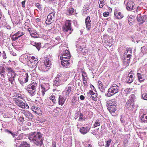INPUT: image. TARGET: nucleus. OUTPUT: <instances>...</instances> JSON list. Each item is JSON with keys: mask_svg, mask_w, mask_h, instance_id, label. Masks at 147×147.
I'll return each instance as SVG.
<instances>
[{"mask_svg": "<svg viewBox=\"0 0 147 147\" xmlns=\"http://www.w3.org/2000/svg\"><path fill=\"white\" fill-rule=\"evenodd\" d=\"M4 132L6 133H7L8 134H11L12 132V131L8 129H6L4 130Z\"/></svg>", "mask_w": 147, "mask_h": 147, "instance_id": "51", "label": "nucleus"}, {"mask_svg": "<svg viewBox=\"0 0 147 147\" xmlns=\"http://www.w3.org/2000/svg\"><path fill=\"white\" fill-rule=\"evenodd\" d=\"M122 123H125V121L124 120V119L122 118H121L120 119Z\"/></svg>", "mask_w": 147, "mask_h": 147, "instance_id": "63", "label": "nucleus"}, {"mask_svg": "<svg viewBox=\"0 0 147 147\" xmlns=\"http://www.w3.org/2000/svg\"><path fill=\"white\" fill-rule=\"evenodd\" d=\"M41 90H40L37 93V94L40 96H43L45 94V92L46 91L45 88L43 87L42 85H41Z\"/></svg>", "mask_w": 147, "mask_h": 147, "instance_id": "12", "label": "nucleus"}, {"mask_svg": "<svg viewBox=\"0 0 147 147\" xmlns=\"http://www.w3.org/2000/svg\"><path fill=\"white\" fill-rule=\"evenodd\" d=\"M130 58H127L126 57H124L122 60L123 65L126 66H128L130 62Z\"/></svg>", "mask_w": 147, "mask_h": 147, "instance_id": "21", "label": "nucleus"}, {"mask_svg": "<svg viewBox=\"0 0 147 147\" xmlns=\"http://www.w3.org/2000/svg\"><path fill=\"white\" fill-rule=\"evenodd\" d=\"M70 58V53L67 50L65 51V53H63L61 56V58H65L67 59H69Z\"/></svg>", "mask_w": 147, "mask_h": 147, "instance_id": "16", "label": "nucleus"}, {"mask_svg": "<svg viewBox=\"0 0 147 147\" xmlns=\"http://www.w3.org/2000/svg\"><path fill=\"white\" fill-rule=\"evenodd\" d=\"M85 97L83 95H81L80 96V99L82 100H83L84 99Z\"/></svg>", "mask_w": 147, "mask_h": 147, "instance_id": "58", "label": "nucleus"}, {"mask_svg": "<svg viewBox=\"0 0 147 147\" xmlns=\"http://www.w3.org/2000/svg\"><path fill=\"white\" fill-rule=\"evenodd\" d=\"M98 88L101 92H105V89L104 86L103 85V83L100 81H98Z\"/></svg>", "mask_w": 147, "mask_h": 147, "instance_id": "13", "label": "nucleus"}, {"mask_svg": "<svg viewBox=\"0 0 147 147\" xmlns=\"http://www.w3.org/2000/svg\"><path fill=\"white\" fill-rule=\"evenodd\" d=\"M36 6L38 8H39L40 7V4L38 3H37L36 4Z\"/></svg>", "mask_w": 147, "mask_h": 147, "instance_id": "60", "label": "nucleus"}, {"mask_svg": "<svg viewBox=\"0 0 147 147\" xmlns=\"http://www.w3.org/2000/svg\"><path fill=\"white\" fill-rule=\"evenodd\" d=\"M16 76V74H11V76L8 78L9 81L10 82L11 84L14 85L15 83V76Z\"/></svg>", "mask_w": 147, "mask_h": 147, "instance_id": "20", "label": "nucleus"}, {"mask_svg": "<svg viewBox=\"0 0 147 147\" xmlns=\"http://www.w3.org/2000/svg\"><path fill=\"white\" fill-rule=\"evenodd\" d=\"M23 138V136L22 135H20L16 139H15V140H19L22 139Z\"/></svg>", "mask_w": 147, "mask_h": 147, "instance_id": "49", "label": "nucleus"}, {"mask_svg": "<svg viewBox=\"0 0 147 147\" xmlns=\"http://www.w3.org/2000/svg\"><path fill=\"white\" fill-rule=\"evenodd\" d=\"M18 120L21 122L24 121L25 120L24 118L22 115L19 118Z\"/></svg>", "mask_w": 147, "mask_h": 147, "instance_id": "47", "label": "nucleus"}, {"mask_svg": "<svg viewBox=\"0 0 147 147\" xmlns=\"http://www.w3.org/2000/svg\"><path fill=\"white\" fill-rule=\"evenodd\" d=\"M128 20L129 24L131 26L133 25V22L134 19V17L131 15H128Z\"/></svg>", "mask_w": 147, "mask_h": 147, "instance_id": "25", "label": "nucleus"}, {"mask_svg": "<svg viewBox=\"0 0 147 147\" xmlns=\"http://www.w3.org/2000/svg\"><path fill=\"white\" fill-rule=\"evenodd\" d=\"M111 141V140L109 139V140L107 141L106 144L105 146V147H109Z\"/></svg>", "mask_w": 147, "mask_h": 147, "instance_id": "42", "label": "nucleus"}, {"mask_svg": "<svg viewBox=\"0 0 147 147\" xmlns=\"http://www.w3.org/2000/svg\"><path fill=\"white\" fill-rule=\"evenodd\" d=\"M116 102L115 101H110L107 102V106L110 113L113 114L116 110Z\"/></svg>", "mask_w": 147, "mask_h": 147, "instance_id": "4", "label": "nucleus"}, {"mask_svg": "<svg viewBox=\"0 0 147 147\" xmlns=\"http://www.w3.org/2000/svg\"><path fill=\"white\" fill-rule=\"evenodd\" d=\"M51 65V62L48 59H46L44 61V64L41 65V67H39L40 70L45 71H47L48 68Z\"/></svg>", "mask_w": 147, "mask_h": 147, "instance_id": "6", "label": "nucleus"}, {"mask_svg": "<svg viewBox=\"0 0 147 147\" xmlns=\"http://www.w3.org/2000/svg\"><path fill=\"white\" fill-rule=\"evenodd\" d=\"M120 84L117 85L113 84L112 85L110 88L108 89L107 96H111L117 93L120 88Z\"/></svg>", "mask_w": 147, "mask_h": 147, "instance_id": "3", "label": "nucleus"}, {"mask_svg": "<svg viewBox=\"0 0 147 147\" xmlns=\"http://www.w3.org/2000/svg\"><path fill=\"white\" fill-rule=\"evenodd\" d=\"M3 57L4 59H5L6 58V54L5 53V52L4 51H3Z\"/></svg>", "mask_w": 147, "mask_h": 147, "instance_id": "57", "label": "nucleus"}, {"mask_svg": "<svg viewBox=\"0 0 147 147\" xmlns=\"http://www.w3.org/2000/svg\"><path fill=\"white\" fill-rule=\"evenodd\" d=\"M90 94L92 95V96H93V95H94V94H95L94 93L93 91H91L90 92Z\"/></svg>", "mask_w": 147, "mask_h": 147, "instance_id": "62", "label": "nucleus"}, {"mask_svg": "<svg viewBox=\"0 0 147 147\" xmlns=\"http://www.w3.org/2000/svg\"><path fill=\"white\" fill-rule=\"evenodd\" d=\"M135 8L136 6L133 1H130L127 3L126 8L127 10L131 11L134 9Z\"/></svg>", "mask_w": 147, "mask_h": 147, "instance_id": "10", "label": "nucleus"}, {"mask_svg": "<svg viewBox=\"0 0 147 147\" xmlns=\"http://www.w3.org/2000/svg\"><path fill=\"white\" fill-rule=\"evenodd\" d=\"M26 2V1H24L22 2V6L23 7H25V4Z\"/></svg>", "mask_w": 147, "mask_h": 147, "instance_id": "55", "label": "nucleus"}, {"mask_svg": "<svg viewBox=\"0 0 147 147\" xmlns=\"http://www.w3.org/2000/svg\"><path fill=\"white\" fill-rule=\"evenodd\" d=\"M68 74L67 73L58 74L54 82L53 86H58L61 84V81L64 82L67 81L68 78Z\"/></svg>", "mask_w": 147, "mask_h": 147, "instance_id": "2", "label": "nucleus"}, {"mask_svg": "<svg viewBox=\"0 0 147 147\" xmlns=\"http://www.w3.org/2000/svg\"><path fill=\"white\" fill-rule=\"evenodd\" d=\"M5 68L4 67H3L1 70H0V73L2 74H4L5 72Z\"/></svg>", "mask_w": 147, "mask_h": 147, "instance_id": "50", "label": "nucleus"}, {"mask_svg": "<svg viewBox=\"0 0 147 147\" xmlns=\"http://www.w3.org/2000/svg\"><path fill=\"white\" fill-rule=\"evenodd\" d=\"M82 76L83 79V78H86V77L87 76L86 72L85 71H83L82 73Z\"/></svg>", "mask_w": 147, "mask_h": 147, "instance_id": "46", "label": "nucleus"}, {"mask_svg": "<svg viewBox=\"0 0 147 147\" xmlns=\"http://www.w3.org/2000/svg\"><path fill=\"white\" fill-rule=\"evenodd\" d=\"M100 125V123L98 120H97L95 121V123L94 125V127H96Z\"/></svg>", "mask_w": 147, "mask_h": 147, "instance_id": "41", "label": "nucleus"}, {"mask_svg": "<svg viewBox=\"0 0 147 147\" xmlns=\"http://www.w3.org/2000/svg\"><path fill=\"white\" fill-rule=\"evenodd\" d=\"M83 82L85 86H88L86 78L83 79Z\"/></svg>", "mask_w": 147, "mask_h": 147, "instance_id": "43", "label": "nucleus"}, {"mask_svg": "<svg viewBox=\"0 0 147 147\" xmlns=\"http://www.w3.org/2000/svg\"><path fill=\"white\" fill-rule=\"evenodd\" d=\"M37 85L36 83L33 82L29 86L27 90L31 96H33L35 94L36 89Z\"/></svg>", "mask_w": 147, "mask_h": 147, "instance_id": "5", "label": "nucleus"}, {"mask_svg": "<svg viewBox=\"0 0 147 147\" xmlns=\"http://www.w3.org/2000/svg\"><path fill=\"white\" fill-rule=\"evenodd\" d=\"M79 50L84 55H85L86 54L88 53V50L87 49H86L85 48H82L80 47V48Z\"/></svg>", "mask_w": 147, "mask_h": 147, "instance_id": "31", "label": "nucleus"}, {"mask_svg": "<svg viewBox=\"0 0 147 147\" xmlns=\"http://www.w3.org/2000/svg\"><path fill=\"white\" fill-rule=\"evenodd\" d=\"M71 21L69 20H66L65 23V24L62 28V30L64 32L72 31L73 29L71 28Z\"/></svg>", "mask_w": 147, "mask_h": 147, "instance_id": "8", "label": "nucleus"}, {"mask_svg": "<svg viewBox=\"0 0 147 147\" xmlns=\"http://www.w3.org/2000/svg\"><path fill=\"white\" fill-rule=\"evenodd\" d=\"M23 78H21L19 80L20 83L21 84H23L28 82V76L27 73H26L23 77Z\"/></svg>", "mask_w": 147, "mask_h": 147, "instance_id": "11", "label": "nucleus"}, {"mask_svg": "<svg viewBox=\"0 0 147 147\" xmlns=\"http://www.w3.org/2000/svg\"><path fill=\"white\" fill-rule=\"evenodd\" d=\"M65 99L64 98V97L63 96H60L59 98V104L60 105H62L64 104Z\"/></svg>", "mask_w": 147, "mask_h": 147, "instance_id": "24", "label": "nucleus"}, {"mask_svg": "<svg viewBox=\"0 0 147 147\" xmlns=\"http://www.w3.org/2000/svg\"><path fill=\"white\" fill-rule=\"evenodd\" d=\"M28 139L31 142L37 146H41L42 144V135L39 132H35L30 133Z\"/></svg>", "mask_w": 147, "mask_h": 147, "instance_id": "1", "label": "nucleus"}, {"mask_svg": "<svg viewBox=\"0 0 147 147\" xmlns=\"http://www.w3.org/2000/svg\"><path fill=\"white\" fill-rule=\"evenodd\" d=\"M71 90V88L69 84L66 87L64 91V92H65V95L67 97L69 96V93Z\"/></svg>", "mask_w": 147, "mask_h": 147, "instance_id": "17", "label": "nucleus"}, {"mask_svg": "<svg viewBox=\"0 0 147 147\" xmlns=\"http://www.w3.org/2000/svg\"><path fill=\"white\" fill-rule=\"evenodd\" d=\"M129 99L127 101L126 107L129 110H131L134 109V101L133 98V96H130Z\"/></svg>", "mask_w": 147, "mask_h": 147, "instance_id": "7", "label": "nucleus"}, {"mask_svg": "<svg viewBox=\"0 0 147 147\" xmlns=\"http://www.w3.org/2000/svg\"><path fill=\"white\" fill-rule=\"evenodd\" d=\"M22 32H21V31H18L15 34H14V35H15V36H20V34Z\"/></svg>", "mask_w": 147, "mask_h": 147, "instance_id": "54", "label": "nucleus"}, {"mask_svg": "<svg viewBox=\"0 0 147 147\" xmlns=\"http://www.w3.org/2000/svg\"><path fill=\"white\" fill-rule=\"evenodd\" d=\"M24 114V116L28 119H31L32 118V114L28 111H25Z\"/></svg>", "mask_w": 147, "mask_h": 147, "instance_id": "28", "label": "nucleus"}, {"mask_svg": "<svg viewBox=\"0 0 147 147\" xmlns=\"http://www.w3.org/2000/svg\"><path fill=\"white\" fill-rule=\"evenodd\" d=\"M114 14L116 18L117 19H121L124 16L123 14L120 12L116 11Z\"/></svg>", "mask_w": 147, "mask_h": 147, "instance_id": "23", "label": "nucleus"}, {"mask_svg": "<svg viewBox=\"0 0 147 147\" xmlns=\"http://www.w3.org/2000/svg\"><path fill=\"white\" fill-rule=\"evenodd\" d=\"M109 12H105L103 13V15L105 17H107L109 16Z\"/></svg>", "mask_w": 147, "mask_h": 147, "instance_id": "53", "label": "nucleus"}, {"mask_svg": "<svg viewBox=\"0 0 147 147\" xmlns=\"http://www.w3.org/2000/svg\"><path fill=\"white\" fill-rule=\"evenodd\" d=\"M126 53L127 58H130L131 57V54L132 53V50L128 49L127 51L126 52H125V54Z\"/></svg>", "mask_w": 147, "mask_h": 147, "instance_id": "30", "label": "nucleus"}, {"mask_svg": "<svg viewBox=\"0 0 147 147\" xmlns=\"http://www.w3.org/2000/svg\"><path fill=\"white\" fill-rule=\"evenodd\" d=\"M85 119L86 117L84 116V115L82 113H80L78 121H81L82 120H83V121H85Z\"/></svg>", "mask_w": 147, "mask_h": 147, "instance_id": "37", "label": "nucleus"}, {"mask_svg": "<svg viewBox=\"0 0 147 147\" xmlns=\"http://www.w3.org/2000/svg\"><path fill=\"white\" fill-rule=\"evenodd\" d=\"M24 34L23 32L21 33V34H20L19 36H15V35H14V34L12 36V39L13 40L16 41L22 35H23Z\"/></svg>", "mask_w": 147, "mask_h": 147, "instance_id": "35", "label": "nucleus"}, {"mask_svg": "<svg viewBox=\"0 0 147 147\" xmlns=\"http://www.w3.org/2000/svg\"><path fill=\"white\" fill-rule=\"evenodd\" d=\"M55 12H53L51 13H50L49 14L48 16V17H51L53 18H54L55 16Z\"/></svg>", "mask_w": 147, "mask_h": 147, "instance_id": "45", "label": "nucleus"}, {"mask_svg": "<svg viewBox=\"0 0 147 147\" xmlns=\"http://www.w3.org/2000/svg\"><path fill=\"white\" fill-rule=\"evenodd\" d=\"M6 69L7 71L9 72V74L10 73L11 75L12 74H16L15 72L12 70V69L10 67H6Z\"/></svg>", "mask_w": 147, "mask_h": 147, "instance_id": "33", "label": "nucleus"}, {"mask_svg": "<svg viewBox=\"0 0 147 147\" xmlns=\"http://www.w3.org/2000/svg\"><path fill=\"white\" fill-rule=\"evenodd\" d=\"M16 103L19 107L22 109H27L29 108V106L27 104L22 101L17 100L16 102Z\"/></svg>", "mask_w": 147, "mask_h": 147, "instance_id": "9", "label": "nucleus"}, {"mask_svg": "<svg viewBox=\"0 0 147 147\" xmlns=\"http://www.w3.org/2000/svg\"><path fill=\"white\" fill-rule=\"evenodd\" d=\"M137 75L138 78V80L140 82L144 81L145 78V76L143 74H142L140 73H137Z\"/></svg>", "mask_w": 147, "mask_h": 147, "instance_id": "26", "label": "nucleus"}, {"mask_svg": "<svg viewBox=\"0 0 147 147\" xmlns=\"http://www.w3.org/2000/svg\"><path fill=\"white\" fill-rule=\"evenodd\" d=\"M95 131L94 130H93L91 132L92 134L94 135H96V132H95Z\"/></svg>", "mask_w": 147, "mask_h": 147, "instance_id": "61", "label": "nucleus"}, {"mask_svg": "<svg viewBox=\"0 0 147 147\" xmlns=\"http://www.w3.org/2000/svg\"><path fill=\"white\" fill-rule=\"evenodd\" d=\"M85 23L86 26L87 28L89 30L90 28V17L89 16L87 17L85 19Z\"/></svg>", "mask_w": 147, "mask_h": 147, "instance_id": "15", "label": "nucleus"}, {"mask_svg": "<svg viewBox=\"0 0 147 147\" xmlns=\"http://www.w3.org/2000/svg\"><path fill=\"white\" fill-rule=\"evenodd\" d=\"M36 21H37V22H41V20L39 18H37L36 19Z\"/></svg>", "mask_w": 147, "mask_h": 147, "instance_id": "64", "label": "nucleus"}, {"mask_svg": "<svg viewBox=\"0 0 147 147\" xmlns=\"http://www.w3.org/2000/svg\"><path fill=\"white\" fill-rule=\"evenodd\" d=\"M138 21L140 22L141 23H143L144 22L146 19V16L145 15L143 16H141L140 14H139L137 18Z\"/></svg>", "mask_w": 147, "mask_h": 147, "instance_id": "19", "label": "nucleus"}, {"mask_svg": "<svg viewBox=\"0 0 147 147\" xmlns=\"http://www.w3.org/2000/svg\"><path fill=\"white\" fill-rule=\"evenodd\" d=\"M100 4L99 7L101 8H102L103 5L105 4V1L104 0H99Z\"/></svg>", "mask_w": 147, "mask_h": 147, "instance_id": "40", "label": "nucleus"}, {"mask_svg": "<svg viewBox=\"0 0 147 147\" xmlns=\"http://www.w3.org/2000/svg\"><path fill=\"white\" fill-rule=\"evenodd\" d=\"M62 59H61L62 60L61 62H64L65 61H69V59H65V58H62Z\"/></svg>", "mask_w": 147, "mask_h": 147, "instance_id": "56", "label": "nucleus"}, {"mask_svg": "<svg viewBox=\"0 0 147 147\" xmlns=\"http://www.w3.org/2000/svg\"><path fill=\"white\" fill-rule=\"evenodd\" d=\"M35 47L36 48L38 49V50L39 51L40 50V44L38 43L37 44H36Z\"/></svg>", "mask_w": 147, "mask_h": 147, "instance_id": "48", "label": "nucleus"}, {"mask_svg": "<svg viewBox=\"0 0 147 147\" xmlns=\"http://www.w3.org/2000/svg\"><path fill=\"white\" fill-rule=\"evenodd\" d=\"M97 96V94L96 93L95 94H94V95L92 96V98H96Z\"/></svg>", "mask_w": 147, "mask_h": 147, "instance_id": "59", "label": "nucleus"}, {"mask_svg": "<svg viewBox=\"0 0 147 147\" xmlns=\"http://www.w3.org/2000/svg\"><path fill=\"white\" fill-rule=\"evenodd\" d=\"M53 18L51 17H48V16H47V19L46 21V23L47 24H51L52 22Z\"/></svg>", "mask_w": 147, "mask_h": 147, "instance_id": "32", "label": "nucleus"}, {"mask_svg": "<svg viewBox=\"0 0 147 147\" xmlns=\"http://www.w3.org/2000/svg\"><path fill=\"white\" fill-rule=\"evenodd\" d=\"M142 97L144 100H147V94H142Z\"/></svg>", "mask_w": 147, "mask_h": 147, "instance_id": "44", "label": "nucleus"}, {"mask_svg": "<svg viewBox=\"0 0 147 147\" xmlns=\"http://www.w3.org/2000/svg\"><path fill=\"white\" fill-rule=\"evenodd\" d=\"M69 61H65L63 62H61V65L64 66H65V67H67L69 64Z\"/></svg>", "mask_w": 147, "mask_h": 147, "instance_id": "38", "label": "nucleus"}, {"mask_svg": "<svg viewBox=\"0 0 147 147\" xmlns=\"http://www.w3.org/2000/svg\"><path fill=\"white\" fill-rule=\"evenodd\" d=\"M11 135L13 137H14L18 135V133L17 132H15L14 133H12Z\"/></svg>", "mask_w": 147, "mask_h": 147, "instance_id": "52", "label": "nucleus"}, {"mask_svg": "<svg viewBox=\"0 0 147 147\" xmlns=\"http://www.w3.org/2000/svg\"><path fill=\"white\" fill-rule=\"evenodd\" d=\"M147 47L146 46H144L141 48V51L143 54L147 53Z\"/></svg>", "mask_w": 147, "mask_h": 147, "instance_id": "36", "label": "nucleus"}, {"mask_svg": "<svg viewBox=\"0 0 147 147\" xmlns=\"http://www.w3.org/2000/svg\"><path fill=\"white\" fill-rule=\"evenodd\" d=\"M67 8V12L66 13L67 15H72L74 13V9L73 8L68 6Z\"/></svg>", "mask_w": 147, "mask_h": 147, "instance_id": "22", "label": "nucleus"}, {"mask_svg": "<svg viewBox=\"0 0 147 147\" xmlns=\"http://www.w3.org/2000/svg\"><path fill=\"white\" fill-rule=\"evenodd\" d=\"M31 28H29L28 30L30 33L31 36L34 38H37L38 36V34L37 33L36 30H34L33 31H30V29H31Z\"/></svg>", "mask_w": 147, "mask_h": 147, "instance_id": "18", "label": "nucleus"}, {"mask_svg": "<svg viewBox=\"0 0 147 147\" xmlns=\"http://www.w3.org/2000/svg\"><path fill=\"white\" fill-rule=\"evenodd\" d=\"M128 80L127 81V82L128 83H131L134 79V77H133V76L132 75L131 73H129L128 74V77L127 78Z\"/></svg>", "mask_w": 147, "mask_h": 147, "instance_id": "27", "label": "nucleus"}, {"mask_svg": "<svg viewBox=\"0 0 147 147\" xmlns=\"http://www.w3.org/2000/svg\"><path fill=\"white\" fill-rule=\"evenodd\" d=\"M16 147H30V144L25 142H23L21 143L19 146Z\"/></svg>", "mask_w": 147, "mask_h": 147, "instance_id": "29", "label": "nucleus"}, {"mask_svg": "<svg viewBox=\"0 0 147 147\" xmlns=\"http://www.w3.org/2000/svg\"><path fill=\"white\" fill-rule=\"evenodd\" d=\"M49 98L54 103L56 102V97L54 95H52Z\"/></svg>", "mask_w": 147, "mask_h": 147, "instance_id": "39", "label": "nucleus"}, {"mask_svg": "<svg viewBox=\"0 0 147 147\" xmlns=\"http://www.w3.org/2000/svg\"><path fill=\"white\" fill-rule=\"evenodd\" d=\"M90 129V128L88 127H83L80 129V131L81 134H84L88 132Z\"/></svg>", "mask_w": 147, "mask_h": 147, "instance_id": "14", "label": "nucleus"}, {"mask_svg": "<svg viewBox=\"0 0 147 147\" xmlns=\"http://www.w3.org/2000/svg\"><path fill=\"white\" fill-rule=\"evenodd\" d=\"M29 62H30L32 65L35 66L38 63V61L37 59H35L34 60H32L31 61V59H30L29 61Z\"/></svg>", "mask_w": 147, "mask_h": 147, "instance_id": "34", "label": "nucleus"}]
</instances>
